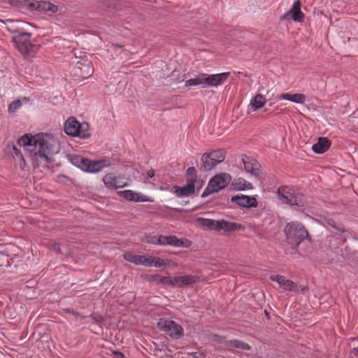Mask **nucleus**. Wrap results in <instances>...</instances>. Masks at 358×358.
I'll return each instance as SVG.
<instances>
[{
	"label": "nucleus",
	"instance_id": "nucleus-39",
	"mask_svg": "<svg viewBox=\"0 0 358 358\" xmlns=\"http://www.w3.org/2000/svg\"><path fill=\"white\" fill-rule=\"evenodd\" d=\"M332 228H334L336 231L337 234H348V232L345 230V229L342 224H335V227H333Z\"/></svg>",
	"mask_w": 358,
	"mask_h": 358
},
{
	"label": "nucleus",
	"instance_id": "nucleus-37",
	"mask_svg": "<svg viewBox=\"0 0 358 358\" xmlns=\"http://www.w3.org/2000/svg\"><path fill=\"white\" fill-rule=\"evenodd\" d=\"M36 1L34 0H23L24 9L34 11L36 10Z\"/></svg>",
	"mask_w": 358,
	"mask_h": 358
},
{
	"label": "nucleus",
	"instance_id": "nucleus-25",
	"mask_svg": "<svg viewBox=\"0 0 358 358\" xmlns=\"http://www.w3.org/2000/svg\"><path fill=\"white\" fill-rule=\"evenodd\" d=\"M145 279L163 285H170V282H171V277L162 276L158 274L146 275Z\"/></svg>",
	"mask_w": 358,
	"mask_h": 358
},
{
	"label": "nucleus",
	"instance_id": "nucleus-6",
	"mask_svg": "<svg viewBox=\"0 0 358 358\" xmlns=\"http://www.w3.org/2000/svg\"><path fill=\"white\" fill-rule=\"evenodd\" d=\"M231 180V177L229 173H222L213 177L201 194V197L204 198L210 194L217 192L220 189L225 188Z\"/></svg>",
	"mask_w": 358,
	"mask_h": 358
},
{
	"label": "nucleus",
	"instance_id": "nucleus-5",
	"mask_svg": "<svg viewBox=\"0 0 358 358\" xmlns=\"http://www.w3.org/2000/svg\"><path fill=\"white\" fill-rule=\"evenodd\" d=\"M277 194L279 200L283 203L298 206H302L303 205V194L298 192L292 187L281 186L278 187Z\"/></svg>",
	"mask_w": 358,
	"mask_h": 358
},
{
	"label": "nucleus",
	"instance_id": "nucleus-19",
	"mask_svg": "<svg viewBox=\"0 0 358 358\" xmlns=\"http://www.w3.org/2000/svg\"><path fill=\"white\" fill-rule=\"evenodd\" d=\"M217 231H224V232L244 231L245 227L240 223L229 222L225 220H220L218 222Z\"/></svg>",
	"mask_w": 358,
	"mask_h": 358
},
{
	"label": "nucleus",
	"instance_id": "nucleus-33",
	"mask_svg": "<svg viewBox=\"0 0 358 358\" xmlns=\"http://www.w3.org/2000/svg\"><path fill=\"white\" fill-rule=\"evenodd\" d=\"M148 263L149 265H146V266H155L157 268H160L166 266V264L164 259L159 257H153L152 256H149L148 257Z\"/></svg>",
	"mask_w": 358,
	"mask_h": 358
},
{
	"label": "nucleus",
	"instance_id": "nucleus-9",
	"mask_svg": "<svg viewBox=\"0 0 358 358\" xmlns=\"http://www.w3.org/2000/svg\"><path fill=\"white\" fill-rule=\"evenodd\" d=\"M157 327L172 339L178 340L184 336L183 328L175 321L161 319Z\"/></svg>",
	"mask_w": 358,
	"mask_h": 358
},
{
	"label": "nucleus",
	"instance_id": "nucleus-8",
	"mask_svg": "<svg viewBox=\"0 0 358 358\" xmlns=\"http://www.w3.org/2000/svg\"><path fill=\"white\" fill-rule=\"evenodd\" d=\"M225 159V152L222 150H213L204 153L201 157L200 169L204 171H210Z\"/></svg>",
	"mask_w": 358,
	"mask_h": 358
},
{
	"label": "nucleus",
	"instance_id": "nucleus-3",
	"mask_svg": "<svg viewBox=\"0 0 358 358\" xmlns=\"http://www.w3.org/2000/svg\"><path fill=\"white\" fill-rule=\"evenodd\" d=\"M65 133L71 136H78L82 139H87L91 136L90 125L83 122L80 123L73 117H69L64 124Z\"/></svg>",
	"mask_w": 358,
	"mask_h": 358
},
{
	"label": "nucleus",
	"instance_id": "nucleus-20",
	"mask_svg": "<svg viewBox=\"0 0 358 358\" xmlns=\"http://www.w3.org/2000/svg\"><path fill=\"white\" fill-rule=\"evenodd\" d=\"M102 180L104 185L108 188L118 189L124 187L126 185V183L112 173L104 176Z\"/></svg>",
	"mask_w": 358,
	"mask_h": 358
},
{
	"label": "nucleus",
	"instance_id": "nucleus-36",
	"mask_svg": "<svg viewBox=\"0 0 358 358\" xmlns=\"http://www.w3.org/2000/svg\"><path fill=\"white\" fill-rule=\"evenodd\" d=\"M45 245L50 249L55 251L57 253H62L59 243L53 240L47 241Z\"/></svg>",
	"mask_w": 358,
	"mask_h": 358
},
{
	"label": "nucleus",
	"instance_id": "nucleus-18",
	"mask_svg": "<svg viewBox=\"0 0 358 358\" xmlns=\"http://www.w3.org/2000/svg\"><path fill=\"white\" fill-rule=\"evenodd\" d=\"M119 195L123 197L124 199L131 201H142V202H152V199L149 198L148 196L143 194H138L132 190L127 189L124 191H120L118 192Z\"/></svg>",
	"mask_w": 358,
	"mask_h": 358
},
{
	"label": "nucleus",
	"instance_id": "nucleus-4",
	"mask_svg": "<svg viewBox=\"0 0 358 358\" xmlns=\"http://www.w3.org/2000/svg\"><path fill=\"white\" fill-rule=\"evenodd\" d=\"M7 29L10 32L15 34L12 37V41L15 48L23 55L29 54L34 47L31 42V34L12 27Z\"/></svg>",
	"mask_w": 358,
	"mask_h": 358
},
{
	"label": "nucleus",
	"instance_id": "nucleus-10",
	"mask_svg": "<svg viewBox=\"0 0 358 358\" xmlns=\"http://www.w3.org/2000/svg\"><path fill=\"white\" fill-rule=\"evenodd\" d=\"M93 71L92 63L87 59L78 61L73 68V74L77 79L87 78L93 73Z\"/></svg>",
	"mask_w": 358,
	"mask_h": 358
},
{
	"label": "nucleus",
	"instance_id": "nucleus-1",
	"mask_svg": "<svg viewBox=\"0 0 358 358\" xmlns=\"http://www.w3.org/2000/svg\"><path fill=\"white\" fill-rule=\"evenodd\" d=\"M17 145L22 147L30 146L29 155L34 166L48 167L53 161L52 145L39 136H32L26 134L17 140Z\"/></svg>",
	"mask_w": 358,
	"mask_h": 358
},
{
	"label": "nucleus",
	"instance_id": "nucleus-28",
	"mask_svg": "<svg viewBox=\"0 0 358 358\" xmlns=\"http://www.w3.org/2000/svg\"><path fill=\"white\" fill-rule=\"evenodd\" d=\"M11 154L15 162H17L20 167L23 169L26 166V162L21 151L18 150L14 144L12 146Z\"/></svg>",
	"mask_w": 358,
	"mask_h": 358
},
{
	"label": "nucleus",
	"instance_id": "nucleus-40",
	"mask_svg": "<svg viewBox=\"0 0 358 358\" xmlns=\"http://www.w3.org/2000/svg\"><path fill=\"white\" fill-rule=\"evenodd\" d=\"M11 3L20 9H24L23 0H13Z\"/></svg>",
	"mask_w": 358,
	"mask_h": 358
},
{
	"label": "nucleus",
	"instance_id": "nucleus-17",
	"mask_svg": "<svg viewBox=\"0 0 358 358\" xmlns=\"http://www.w3.org/2000/svg\"><path fill=\"white\" fill-rule=\"evenodd\" d=\"M270 280L278 282L280 287L291 292H296V285L292 280L287 279L286 277L280 275H271Z\"/></svg>",
	"mask_w": 358,
	"mask_h": 358
},
{
	"label": "nucleus",
	"instance_id": "nucleus-27",
	"mask_svg": "<svg viewBox=\"0 0 358 358\" xmlns=\"http://www.w3.org/2000/svg\"><path fill=\"white\" fill-rule=\"evenodd\" d=\"M280 99L287 101H290L296 103H303L306 99V96L304 94L299 93L294 94H290L287 93L282 94L280 95Z\"/></svg>",
	"mask_w": 358,
	"mask_h": 358
},
{
	"label": "nucleus",
	"instance_id": "nucleus-34",
	"mask_svg": "<svg viewBox=\"0 0 358 358\" xmlns=\"http://www.w3.org/2000/svg\"><path fill=\"white\" fill-rule=\"evenodd\" d=\"M187 175V182L194 184L195 185V182L197 178L196 170L194 166L189 167L186 171Z\"/></svg>",
	"mask_w": 358,
	"mask_h": 358
},
{
	"label": "nucleus",
	"instance_id": "nucleus-7",
	"mask_svg": "<svg viewBox=\"0 0 358 358\" xmlns=\"http://www.w3.org/2000/svg\"><path fill=\"white\" fill-rule=\"evenodd\" d=\"M148 243L153 245H171L176 248H189L192 242L186 238H178L176 236H153L148 241Z\"/></svg>",
	"mask_w": 358,
	"mask_h": 358
},
{
	"label": "nucleus",
	"instance_id": "nucleus-26",
	"mask_svg": "<svg viewBox=\"0 0 358 358\" xmlns=\"http://www.w3.org/2000/svg\"><path fill=\"white\" fill-rule=\"evenodd\" d=\"M226 346L230 350L241 349L243 350H250L251 349L249 344L236 339L227 341Z\"/></svg>",
	"mask_w": 358,
	"mask_h": 358
},
{
	"label": "nucleus",
	"instance_id": "nucleus-24",
	"mask_svg": "<svg viewBox=\"0 0 358 358\" xmlns=\"http://www.w3.org/2000/svg\"><path fill=\"white\" fill-rule=\"evenodd\" d=\"M36 10L43 12H50L52 13H56L58 10L57 6L48 2V1H36Z\"/></svg>",
	"mask_w": 358,
	"mask_h": 358
},
{
	"label": "nucleus",
	"instance_id": "nucleus-47",
	"mask_svg": "<svg viewBox=\"0 0 358 358\" xmlns=\"http://www.w3.org/2000/svg\"><path fill=\"white\" fill-rule=\"evenodd\" d=\"M306 287H303V288H302V289H301V291H302V292H303V291H304V290H306Z\"/></svg>",
	"mask_w": 358,
	"mask_h": 358
},
{
	"label": "nucleus",
	"instance_id": "nucleus-42",
	"mask_svg": "<svg viewBox=\"0 0 358 358\" xmlns=\"http://www.w3.org/2000/svg\"><path fill=\"white\" fill-rule=\"evenodd\" d=\"M243 189H252V185L250 182H248L247 181H245V180H243Z\"/></svg>",
	"mask_w": 358,
	"mask_h": 358
},
{
	"label": "nucleus",
	"instance_id": "nucleus-14",
	"mask_svg": "<svg viewBox=\"0 0 358 358\" xmlns=\"http://www.w3.org/2000/svg\"><path fill=\"white\" fill-rule=\"evenodd\" d=\"M229 72H224L217 74L205 73V81L206 87H217L222 85L229 77Z\"/></svg>",
	"mask_w": 358,
	"mask_h": 358
},
{
	"label": "nucleus",
	"instance_id": "nucleus-35",
	"mask_svg": "<svg viewBox=\"0 0 358 358\" xmlns=\"http://www.w3.org/2000/svg\"><path fill=\"white\" fill-rule=\"evenodd\" d=\"M22 101H28V99L24 97L22 101L20 99L13 101L8 108V111L10 113H15L22 105Z\"/></svg>",
	"mask_w": 358,
	"mask_h": 358
},
{
	"label": "nucleus",
	"instance_id": "nucleus-32",
	"mask_svg": "<svg viewBox=\"0 0 358 358\" xmlns=\"http://www.w3.org/2000/svg\"><path fill=\"white\" fill-rule=\"evenodd\" d=\"M266 103L265 97L261 94H257L250 101V106L252 108L253 110H257L264 106Z\"/></svg>",
	"mask_w": 358,
	"mask_h": 358
},
{
	"label": "nucleus",
	"instance_id": "nucleus-2",
	"mask_svg": "<svg viewBox=\"0 0 358 358\" xmlns=\"http://www.w3.org/2000/svg\"><path fill=\"white\" fill-rule=\"evenodd\" d=\"M284 232L286 242L292 250H296L299 244L306 239H310V235L304 225L299 222H291L286 224Z\"/></svg>",
	"mask_w": 358,
	"mask_h": 358
},
{
	"label": "nucleus",
	"instance_id": "nucleus-30",
	"mask_svg": "<svg viewBox=\"0 0 358 358\" xmlns=\"http://www.w3.org/2000/svg\"><path fill=\"white\" fill-rule=\"evenodd\" d=\"M201 85L202 87H206V81H205V73H199L196 76V78L189 79L185 82V87H192Z\"/></svg>",
	"mask_w": 358,
	"mask_h": 358
},
{
	"label": "nucleus",
	"instance_id": "nucleus-23",
	"mask_svg": "<svg viewBox=\"0 0 358 358\" xmlns=\"http://www.w3.org/2000/svg\"><path fill=\"white\" fill-rule=\"evenodd\" d=\"M194 184L187 182V185L183 187L174 186V193L178 197H183L191 195L194 192Z\"/></svg>",
	"mask_w": 358,
	"mask_h": 358
},
{
	"label": "nucleus",
	"instance_id": "nucleus-15",
	"mask_svg": "<svg viewBox=\"0 0 358 358\" xmlns=\"http://www.w3.org/2000/svg\"><path fill=\"white\" fill-rule=\"evenodd\" d=\"M242 162L244 166L245 170L251 173L255 177H259L260 174V164L255 159L247 157L246 155H242Z\"/></svg>",
	"mask_w": 358,
	"mask_h": 358
},
{
	"label": "nucleus",
	"instance_id": "nucleus-38",
	"mask_svg": "<svg viewBox=\"0 0 358 358\" xmlns=\"http://www.w3.org/2000/svg\"><path fill=\"white\" fill-rule=\"evenodd\" d=\"M10 260L8 255L4 252H0V266H9Z\"/></svg>",
	"mask_w": 358,
	"mask_h": 358
},
{
	"label": "nucleus",
	"instance_id": "nucleus-21",
	"mask_svg": "<svg viewBox=\"0 0 358 358\" xmlns=\"http://www.w3.org/2000/svg\"><path fill=\"white\" fill-rule=\"evenodd\" d=\"M123 256L125 260L136 265H143L145 266L149 265L148 263V256L134 255L129 252H125Z\"/></svg>",
	"mask_w": 358,
	"mask_h": 358
},
{
	"label": "nucleus",
	"instance_id": "nucleus-29",
	"mask_svg": "<svg viewBox=\"0 0 358 358\" xmlns=\"http://www.w3.org/2000/svg\"><path fill=\"white\" fill-rule=\"evenodd\" d=\"M69 161L76 166L80 168L83 171H84L85 164H86V158L83 157L78 155H68L67 156Z\"/></svg>",
	"mask_w": 358,
	"mask_h": 358
},
{
	"label": "nucleus",
	"instance_id": "nucleus-31",
	"mask_svg": "<svg viewBox=\"0 0 358 358\" xmlns=\"http://www.w3.org/2000/svg\"><path fill=\"white\" fill-rule=\"evenodd\" d=\"M197 222L203 227H206L208 229L215 230L217 231V227L219 220H215L213 219L199 217Z\"/></svg>",
	"mask_w": 358,
	"mask_h": 358
},
{
	"label": "nucleus",
	"instance_id": "nucleus-43",
	"mask_svg": "<svg viewBox=\"0 0 358 358\" xmlns=\"http://www.w3.org/2000/svg\"><path fill=\"white\" fill-rule=\"evenodd\" d=\"M336 222L332 219H328L326 221V225L329 227H335Z\"/></svg>",
	"mask_w": 358,
	"mask_h": 358
},
{
	"label": "nucleus",
	"instance_id": "nucleus-44",
	"mask_svg": "<svg viewBox=\"0 0 358 358\" xmlns=\"http://www.w3.org/2000/svg\"><path fill=\"white\" fill-rule=\"evenodd\" d=\"M155 170L151 169L148 171L147 175L148 178H152L155 176Z\"/></svg>",
	"mask_w": 358,
	"mask_h": 358
},
{
	"label": "nucleus",
	"instance_id": "nucleus-41",
	"mask_svg": "<svg viewBox=\"0 0 358 358\" xmlns=\"http://www.w3.org/2000/svg\"><path fill=\"white\" fill-rule=\"evenodd\" d=\"M189 355L193 358H202L204 356L203 353L201 352H189Z\"/></svg>",
	"mask_w": 358,
	"mask_h": 358
},
{
	"label": "nucleus",
	"instance_id": "nucleus-13",
	"mask_svg": "<svg viewBox=\"0 0 358 358\" xmlns=\"http://www.w3.org/2000/svg\"><path fill=\"white\" fill-rule=\"evenodd\" d=\"M110 165V161L106 158L96 161L87 159L84 171L89 173H97L101 171L103 168L108 167Z\"/></svg>",
	"mask_w": 358,
	"mask_h": 358
},
{
	"label": "nucleus",
	"instance_id": "nucleus-22",
	"mask_svg": "<svg viewBox=\"0 0 358 358\" xmlns=\"http://www.w3.org/2000/svg\"><path fill=\"white\" fill-rule=\"evenodd\" d=\"M331 146V141L326 137H320L317 143L312 146V150L315 153L322 154L327 151Z\"/></svg>",
	"mask_w": 358,
	"mask_h": 358
},
{
	"label": "nucleus",
	"instance_id": "nucleus-12",
	"mask_svg": "<svg viewBox=\"0 0 358 358\" xmlns=\"http://www.w3.org/2000/svg\"><path fill=\"white\" fill-rule=\"evenodd\" d=\"M171 282L170 286L173 287H182L192 284H195L199 281V278L197 275H179L176 277H171Z\"/></svg>",
	"mask_w": 358,
	"mask_h": 358
},
{
	"label": "nucleus",
	"instance_id": "nucleus-45",
	"mask_svg": "<svg viewBox=\"0 0 358 358\" xmlns=\"http://www.w3.org/2000/svg\"><path fill=\"white\" fill-rule=\"evenodd\" d=\"M114 355H117L118 357L120 358H124V355L123 353H122L120 351H117V350H115L113 351V352Z\"/></svg>",
	"mask_w": 358,
	"mask_h": 358
},
{
	"label": "nucleus",
	"instance_id": "nucleus-46",
	"mask_svg": "<svg viewBox=\"0 0 358 358\" xmlns=\"http://www.w3.org/2000/svg\"><path fill=\"white\" fill-rule=\"evenodd\" d=\"M353 351L357 354L358 355V346L356 347V348H353Z\"/></svg>",
	"mask_w": 358,
	"mask_h": 358
},
{
	"label": "nucleus",
	"instance_id": "nucleus-11",
	"mask_svg": "<svg viewBox=\"0 0 358 358\" xmlns=\"http://www.w3.org/2000/svg\"><path fill=\"white\" fill-rule=\"evenodd\" d=\"M291 19L294 22H302L304 20V14L301 10V2L299 0L294 1L292 8L280 17V20Z\"/></svg>",
	"mask_w": 358,
	"mask_h": 358
},
{
	"label": "nucleus",
	"instance_id": "nucleus-16",
	"mask_svg": "<svg viewBox=\"0 0 358 358\" xmlns=\"http://www.w3.org/2000/svg\"><path fill=\"white\" fill-rule=\"evenodd\" d=\"M231 201L241 207L248 208H255L257 206V201L255 197L243 194H238L232 196Z\"/></svg>",
	"mask_w": 358,
	"mask_h": 358
}]
</instances>
